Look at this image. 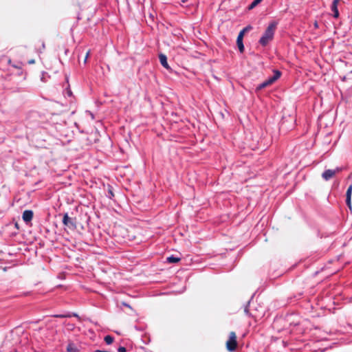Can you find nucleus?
<instances>
[{
  "label": "nucleus",
  "mask_w": 352,
  "mask_h": 352,
  "mask_svg": "<svg viewBox=\"0 0 352 352\" xmlns=\"http://www.w3.org/2000/svg\"><path fill=\"white\" fill-rule=\"evenodd\" d=\"M277 26V22L272 21L269 23L267 29L265 30L263 35L261 37L259 43L262 45H266L270 42L274 37V32Z\"/></svg>",
  "instance_id": "obj_1"
},
{
  "label": "nucleus",
  "mask_w": 352,
  "mask_h": 352,
  "mask_svg": "<svg viewBox=\"0 0 352 352\" xmlns=\"http://www.w3.org/2000/svg\"><path fill=\"white\" fill-rule=\"evenodd\" d=\"M237 346L236 336L234 331L230 333L229 339L226 342V347L229 351H234Z\"/></svg>",
  "instance_id": "obj_2"
},
{
  "label": "nucleus",
  "mask_w": 352,
  "mask_h": 352,
  "mask_svg": "<svg viewBox=\"0 0 352 352\" xmlns=\"http://www.w3.org/2000/svg\"><path fill=\"white\" fill-rule=\"evenodd\" d=\"M281 76L280 72L276 70L274 71V76L272 77L269 78L267 80H265V82L267 83V86H270L274 83Z\"/></svg>",
  "instance_id": "obj_3"
},
{
  "label": "nucleus",
  "mask_w": 352,
  "mask_h": 352,
  "mask_svg": "<svg viewBox=\"0 0 352 352\" xmlns=\"http://www.w3.org/2000/svg\"><path fill=\"white\" fill-rule=\"evenodd\" d=\"M243 32H239L237 39H236V44L239 47V50L241 52H243L244 50V45L243 43Z\"/></svg>",
  "instance_id": "obj_4"
},
{
  "label": "nucleus",
  "mask_w": 352,
  "mask_h": 352,
  "mask_svg": "<svg viewBox=\"0 0 352 352\" xmlns=\"http://www.w3.org/2000/svg\"><path fill=\"white\" fill-rule=\"evenodd\" d=\"M63 222L65 226H66L67 228L70 229H73L74 228V223L71 218L68 217V215L66 214H65L63 217Z\"/></svg>",
  "instance_id": "obj_5"
},
{
  "label": "nucleus",
  "mask_w": 352,
  "mask_h": 352,
  "mask_svg": "<svg viewBox=\"0 0 352 352\" xmlns=\"http://www.w3.org/2000/svg\"><path fill=\"white\" fill-rule=\"evenodd\" d=\"M338 170H327L322 173V177L325 180H328L333 177Z\"/></svg>",
  "instance_id": "obj_6"
},
{
  "label": "nucleus",
  "mask_w": 352,
  "mask_h": 352,
  "mask_svg": "<svg viewBox=\"0 0 352 352\" xmlns=\"http://www.w3.org/2000/svg\"><path fill=\"white\" fill-rule=\"evenodd\" d=\"M339 1L340 0H334L331 6V10L333 12V16L335 18H338L339 16V12L338 10V5Z\"/></svg>",
  "instance_id": "obj_7"
},
{
  "label": "nucleus",
  "mask_w": 352,
  "mask_h": 352,
  "mask_svg": "<svg viewBox=\"0 0 352 352\" xmlns=\"http://www.w3.org/2000/svg\"><path fill=\"white\" fill-rule=\"evenodd\" d=\"M351 192H352V186H350L346 191V204L349 208H351Z\"/></svg>",
  "instance_id": "obj_8"
},
{
  "label": "nucleus",
  "mask_w": 352,
  "mask_h": 352,
  "mask_svg": "<svg viewBox=\"0 0 352 352\" xmlns=\"http://www.w3.org/2000/svg\"><path fill=\"white\" fill-rule=\"evenodd\" d=\"M33 217V213L30 210H25L23 214V219L25 221H30Z\"/></svg>",
  "instance_id": "obj_9"
},
{
  "label": "nucleus",
  "mask_w": 352,
  "mask_h": 352,
  "mask_svg": "<svg viewBox=\"0 0 352 352\" xmlns=\"http://www.w3.org/2000/svg\"><path fill=\"white\" fill-rule=\"evenodd\" d=\"M160 60L161 64L166 69H169V65L167 62L166 56L164 54H160Z\"/></svg>",
  "instance_id": "obj_10"
},
{
  "label": "nucleus",
  "mask_w": 352,
  "mask_h": 352,
  "mask_svg": "<svg viewBox=\"0 0 352 352\" xmlns=\"http://www.w3.org/2000/svg\"><path fill=\"white\" fill-rule=\"evenodd\" d=\"M67 352H78V348L73 343H69L67 346Z\"/></svg>",
  "instance_id": "obj_11"
},
{
  "label": "nucleus",
  "mask_w": 352,
  "mask_h": 352,
  "mask_svg": "<svg viewBox=\"0 0 352 352\" xmlns=\"http://www.w3.org/2000/svg\"><path fill=\"white\" fill-rule=\"evenodd\" d=\"M113 337L111 336L107 335L104 337V340L106 342L107 344H111L113 342Z\"/></svg>",
  "instance_id": "obj_12"
},
{
  "label": "nucleus",
  "mask_w": 352,
  "mask_h": 352,
  "mask_svg": "<svg viewBox=\"0 0 352 352\" xmlns=\"http://www.w3.org/2000/svg\"><path fill=\"white\" fill-rule=\"evenodd\" d=\"M263 0H254V1L250 4L249 9L251 10L259 4Z\"/></svg>",
  "instance_id": "obj_13"
},
{
  "label": "nucleus",
  "mask_w": 352,
  "mask_h": 352,
  "mask_svg": "<svg viewBox=\"0 0 352 352\" xmlns=\"http://www.w3.org/2000/svg\"><path fill=\"white\" fill-rule=\"evenodd\" d=\"M179 260L180 259L179 258L174 257V256H170V257L167 258V261L169 263H177Z\"/></svg>",
  "instance_id": "obj_14"
},
{
  "label": "nucleus",
  "mask_w": 352,
  "mask_h": 352,
  "mask_svg": "<svg viewBox=\"0 0 352 352\" xmlns=\"http://www.w3.org/2000/svg\"><path fill=\"white\" fill-rule=\"evenodd\" d=\"M244 312H245V314L247 316H250V317H252V318H256V316H254V314H252V313H250V312L248 305L245 307V309H244Z\"/></svg>",
  "instance_id": "obj_15"
},
{
  "label": "nucleus",
  "mask_w": 352,
  "mask_h": 352,
  "mask_svg": "<svg viewBox=\"0 0 352 352\" xmlns=\"http://www.w3.org/2000/svg\"><path fill=\"white\" fill-rule=\"evenodd\" d=\"M266 87H268L267 83L265 82V81H264L263 83H261V85H259L257 87H256V90L257 91H259Z\"/></svg>",
  "instance_id": "obj_16"
},
{
  "label": "nucleus",
  "mask_w": 352,
  "mask_h": 352,
  "mask_svg": "<svg viewBox=\"0 0 352 352\" xmlns=\"http://www.w3.org/2000/svg\"><path fill=\"white\" fill-rule=\"evenodd\" d=\"M54 316L56 318H69L72 316V315H70V314H56V315H54Z\"/></svg>",
  "instance_id": "obj_17"
},
{
  "label": "nucleus",
  "mask_w": 352,
  "mask_h": 352,
  "mask_svg": "<svg viewBox=\"0 0 352 352\" xmlns=\"http://www.w3.org/2000/svg\"><path fill=\"white\" fill-rule=\"evenodd\" d=\"M252 29V27L251 25H248L245 28H243L240 32H243V34L245 35L246 32L251 30Z\"/></svg>",
  "instance_id": "obj_18"
},
{
  "label": "nucleus",
  "mask_w": 352,
  "mask_h": 352,
  "mask_svg": "<svg viewBox=\"0 0 352 352\" xmlns=\"http://www.w3.org/2000/svg\"><path fill=\"white\" fill-rule=\"evenodd\" d=\"M118 352H126V349L125 347L124 346H120L118 349Z\"/></svg>",
  "instance_id": "obj_19"
},
{
  "label": "nucleus",
  "mask_w": 352,
  "mask_h": 352,
  "mask_svg": "<svg viewBox=\"0 0 352 352\" xmlns=\"http://www.w3.org/2000/svg\"><path fill=\"white\" fill-rule=\"evenodd\" d=\"M122 305H123L124 306H125V307H127L131 308L130 305H128V304H127V303H126V302H123V303H122Z\"/></svg>",
  "instance_id": "obj_20"
},
{
  "label": "nucleus",
  "mask_w": 352,
  "mask_h": 352,
  "mask_svg": "<svg viewBox=\"0 0 352 352\" xmlns=\"http://www.w3.org/2000/svg\"><path fill=\"white\" fill-rule=\"evenodd\" d=\"M88 56H89V52H87V55H85V62H86V61H87V59Z\"/></svg>",
  "instance_id": "obj_21"
},
{
  "label": "nucleus",
  "mask_w": 352,
  "mask_h": 352,
  "mask_svg": "<svg viewBox=\"0 0 352 352\" xmlns=\"http://www.w3.org/2000/svg\"><path fill=\"white\" fill-rule=\"evenodd\" d=\"M29 63H30V64H33V63H34V60H30V61H29Z\"/></svg>",
  "instance_id": "obj_22"
},
{
  "label": "nucleus",
  "mask_w": 352,
  "mask_h": 352,
  "mask_svg": "<svg viewBox=\"0 0 352 352\" xmlns=\"http://www.w3.org/2000/svg\"><path fill=\"white\" fill-rule=\"evenodd\" d=\"M74 316H78L76 314H73Z\"/></svg>",
  "instance_id": "obj_23"
},
{
  "label": "nucleus",
  "mask_w": 352,
  "mask_h": 352,
  "mask_svg": "<svg viewBox=\"0 0 352 352\" xmlns=\"http://www.w3.org/2000/svg\"><path fill=\"white\" fill-rule=\"evenodd\" d=\"M186 0H182V3H185Z\"/></svg>",
  "instance_id": "obj_24"
},
{
  "label": "nucleus",
  "mask_w": 352,
  "mask_h": 352,
  "mask_svg": "<svg viewBox=\"0 0 352 352\" xmlns=\"http://www.w3.org/2000/svg\"><path fill=\"white\" fill-rule=\"evenodd\" d=\"M14 352H17L16 351H14Z\"/></svg>",
  "instance_id": "obj_25"
}]
</instances>
